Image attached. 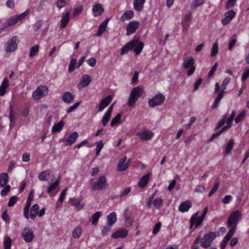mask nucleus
Segmentation results:
<instances>
[{"label": "nucleus", "instance_id": "43", "mask_svg": "<svg viewBox=\"0 0 249 249\" xmlns=\"http://www.w3.org/2000/svg\"><path fill=\"white\" fill-rule=\"evenodd\" d=\"M12 243L11 239L8 237L6 236L4 237V240L3 242V245L4 247V249H10Z\"/></svg>", "mask_w": 249, "mask_h": 249}, {"label": "nucleus", "instance_id": "50", "mask_svg": "<svg viewBox=\"0 0 249 249\" xmlns=\"http://www.w3.org/2000/svg\"><path fill=\"white\" fill-rule=\"evenodd\" d=\"M218 43L217 42H215L213 45L212 49L211 52V55L212 56H215L218 53Z\"/></svg>", "mask_w": 249, "mask_h": 249}, {"label": "nucleus", "instance_id": "55", "mask_svg": "<svg viewBox=\"0 0 249 249\" xmlns=\"http://www.w3.org/2000/svg\"><path fill=\"white\" fill-rule=\"evenodd\" d=\"M18 200V197L16 196H12L10 197L8 203L9 207H12L16 203Z\"/></svg>", "mask_w": 249, "mask_h": 249}, {"label": "nucleus", "instance_id": "37", "mask_svg": "<svg viewBox=\"0 0 249 249\" xmlns=\"http://www.w3.org/2000/svg\"><path fill=\"white\" fill-rule=\"evenodd\" d=\"M228 116V113H226L223 116L222 119L217 124L215 128V130L219 129L224 125L226 122L227 123Z\"/></svg>", "mask_w": 249, "mask_h": 249}, {"label": "nucleus", "instance_id": "19", "mask_svg": "<svg viewBox=\"0 0 249 249\" xmlns=\"http://www.w3.org/2000/svg\"><path fill=\"white\" fill-rule=\"evenodd\" d=\"M9 80L7 77H5L0 86V96H3L5 94L6 89L9 87Z\"/></svg>", "mask_w": 249, "mask_h": 249}, {"label": "nucleus", "instance_id": "8", "mask_svg": "<svg viewBox=\"0 0 249 249\" xmlns=\"http://www.w3.org/2000/svg\"><path fill=\"white\" fill-rule=\"evenodd\" d=\"M48 93V89L46 86H40L33 92V97L34 99L38 100L43 96L46 95Z\"/></svg>", "mask_w": 249, "mask_h": 249}, {"label": "nucleus", "instance_id": "32", "mask_svg": "<svg viewBox=\"0 0 249 249\" xmlns=\"http://www.w3.org/2000/svg\"><path fill=\"white\" fill-rule=\"evenodd\" d=\"M134 16V13L132 10H127L125 11L123 15L121 18V20L123 22L124 21V19L129 20L133 18Z\"/></svg>", "mask_w": 249, "mask_h": 249}, {"label": "nucleus", "instance_id": "20", "mask_svg": "<svg viewBox=\"0 0 249 249\" xmlns=\"http://www.w3.org/2000/svg\"><path fill=\"white\" fill-rule=\"evenodd\" d=\"M138 135L142 140L147 141L151 139L153 137V134L149 130H144L139 133Z\"/></svg>", "mask_w": 249, "mask_h": 249}, {"label": "nucleus", "instance_id": "35", "mask_svg": "<svg viewBox=\"0 0 249 249\" xmlns=\"http://www.w3.org/2000/svg\"><path fill=\"white\" fill-rule=\"evenodd\" d=\"M102 215L101 212H96L91 217V223L92 225L96 226L98 223L100 217Z\"/></svg>", "mask_w": 249, "mask_h": 249}, {"label": "nucleus", "instance_id": "7", "mask_svg": "<svg viewBox=\"0 0 249 249\" xmlns=\"http://www.w3.org/2000/svg\"><path fill=\"white\" fill-rule=\"evenodd\" d=\"M198 213L199 212H197L194 213L191 218L190 226L191 233H192L195 231L196 228L199 225H200L203 221L202 219V218H199V217L197 218Z\"/></svg>", "mask_w": 249, "mask_h": 249}, {"label": "nucleus", "instance_id": "63", "mask_svg": "<svg viewBox=\"0 0 249 249\" xmlns=\"http://www.w3.org/2000/svg\"><path fill=\"white\" fill-rule=\"evenodd\" d=\"M2 219L6 223H8L10 221V217L6 211H4L2 215Z\"/></svg>", "mask_w": 249, "mask_h": 249}, {"label": "nucleus", "instance_id": "1", "mask_svg": "<svg viewBox=\"0 0 249 249\" xmlns=\"http://www.w3.org/2000/svg\"><path fill=\"white\" fill-rule=\"evenodd\" d=\"M143 45V43L139 41L138 39H133L122 48L121 54L123 55L133 49H134L135 53L139 54L142 52Z\"/></svg>", "mask_w": 249, "mask_h": 249}, {"label": "nucleus", "instance_id": "30", "mask_svg": "<svg viewBox=\"0 0 249 249\" xmlns=\"http://www.w3.org/2000/svg\"><path fill=\"white\" fill-rule=\"evenodd\" d=\"M73 98V95L70 92L67 91L64 93L62 99L64 102L70 104L72 102Z\"/></svg>", "mask_w": 249, "mask_h": 249}, {"label": "nucleus", "instance_id": "56", "mask_svg": "<svg viewBox=\"0 0 249 249\" xmlns=\"http://www.w3.org/2000/svg\"><path fill=\"white\" fill-rule=\"evenodd\" d=\"M205 187L203 185H198L196 186V188L195 190V192L199 193H203L205 192Z\"/></svg>", "mask_w": 249, "mask_h": 249}, {"label": "nucleus", "instance_id": "46", "mask_svg": "<svg viewBox=\"0 0 249 249\" xmlns=\"http://www.w3.org/2000/svg\"><path fill=\"white\" fill-rule=\"evenodd\" d=\"M236 230V226H232L231 229L228 231V233L225 237L228 240H230L232 236L234 234Z\"/></svg>", "mask_w": 249, "mask_h": 249}, {"label": "nucleus", "instance_id": "15", "mask_svg": "<svg viewBox=\"0 0 249 249\" xmlns=\"http://www.w3.org/2000/svg\"><path fill=\"white\" fill-rule=\"evenodd\" d=\"M232 125V123H229L227 121V125L223 127L221 130L218 131L216 133H214L212 135V137L208 141V142H212L215 138L219 136L222 133H223L226 130L230 128Z\"/></svg>", "mask_w": 249, "mask_h": 249}, {"label": "nucleus", "instance_id": "18", "mask_svg": "<svg viewBox=\"0 0 249 249\" xmlns=\"http://www.w3.org/2000/svg\"><path fill=\"white\" fill-rule=\"evenodd\" d=\"M192 207V203L191 201L188 200L184 202H182L178 207V210L181 212H187Z\"/></svg>", "mask_w": 249, "mask_h": 249}, {"label": "nucleus", "instance_id": "5", "mask_svg": "<svg viewBox=\"0 0 249 249\" xmlns=\"http://www.w3.org/2000/svg\"><path fill=\"white\" fill-rule=\"evenodd\" d=\"M240 216L241 212L240 211L236 210L232 212L228 219L227 223V227H232V225L236 226L239 222Z\"/></svg>", "mask_w": 249, "mask_h": 249}, {"label": "nucleus", "instance_id": "28", "mask_svg": "<svg viewBox=\"0 0 249 249\" xmlns=\"http://www.w3.org/2000/svg\"><path fill=\"white\" fill-rule=\"evenodd\" d=\"M39 206L37 204L33 205L31 208L30 211V217L33 220L35 219L39 211Z\"/></svg>", "mask_w": 249, "mask_h": 249}, {"label": "nucleus", "instance_id": "3", "mask_svg": "<svg viewBox=\"0 0 249 249\" xmlns=\"http://www.w3.org/2000/svg\"><path fill=\"white\" fill-rule=\"evenodd\" d=\"M144 89L141 86H138L132 89L127 105L132 106L138 100L139 97L142 96Z\"/></svg>", "mask_w": 249, "mask_h": 249}, {"label": "nucleus", "instance_id": "53", "mask_svg": "<svg viewBox=\"0 0 249 249\" xmlns=\"http://www.w3.org/2000/svg\"><path fill=\"white\" fill-rule=\"evenodd\" d=\"M76 64V60L75 59H72L70 63L68 71L69 72H72L75 69Z\"/></svg>", "mask_w": 249, "mask_h": 249}, {"label": "nucleus", "instance_id": "29", "mask_svg": "<svg viewBox=\"0 0 249 249\" xmlns=\"http://www.w3.org/2000/svg\"><path fill=\"white\" fill-rule=\"evenodd\" d=\"M9 179V176L7 173H4L0 174V186L4 187L7 184Z\"/></svg>", "mask_w": 249, "mask_h": 249}, {"label": "nucleus", "instance_id": "23", "mask_svg": "<svg viewBox=\"0 0 249 249\" xmlns=\"http://www.w3.org/2000/svg\"><path fill=\"white\" fill-rule=\"evenodd\" d=\"M145 0H134L133 6L135 10L141 12L143 8V4Z\"/></svg>", "mask_w": 249, "mask_h": 249}, {"label": "nucleus", "instance_id": "60", "mask_svg": "<svg viewBox=\"0 0 249 249\" xmlns=\"http://www.w3.org/2000/svg\"><path fill=\"white\" fill-rule=\"evenodd\" d=\"M30 206L29 205V203L28 204H26L24 209V215L26 219H29V210L30 209Z\"/></svg>", "mask_w": 249, "mask_h": 249}, {"label": "nucleus", "instance_id": "11", "mask_svg": "<svg viewBox=\"0 0 249 249\" xmlns=\"http://www.w3.org/2000/svg\"><path fill=\"white\" fill-rule=\"evenodd\" d=\"M21 235L25 242H31L34 237V233L31 228H25L22 231Z\"/></svg>", "mask_w": 249, "mask_h": 249}, {"label": "nucleus", "instance_id": "59", "mask_svg": "<svg viewBox=\"0 0 249 249\" xmlns=\"http://www.w3.org/2000/svg\"><path fill=\"white\" fill-rule=\"evenodd\" d=\"M236 1L237 0H228L225 6L226 9L228 10L233 6L235 4Z\"/></svg>", "mask_w": 249, "mask_h": 249}, {"label": "nucleus", "instance_id": "21", "mask_svg": "<svg viewBox=\"0 0 249 249\" xmlns=\"http://www.w3.org/2000/svg\"><path fill=\"white\" fill-rule=\"evenodd\" d=\"M92 11L95 17L101 15L104 13V9L102 5L100 3H97L92 7Z\"/></svg>", "mask_w": 249, "mask_h": 249}, {"label": "nucleus", "instance_id": "64", "mask_svg": "<svg viewBox=\"0 0 249 249\" xmlns=\"http://www.w3.org/2000/svg\"><path fill=\"white\" fill-rule=\"evenodd\" d=\"M249 76V69H248L244 71L242 74V81H244L246 80Z\"/></svg>", "mask_w": 249, "mask_h": 249}, {"label": "nucleus", "instance_id": "36", "mask_svg": "<svg viewBox=\"0 0 249 249\" xmlns=\"http://www.w3.org/2000/svg\"><path fill=\"white\" fill-rule=\"evenodd\" d=\"M50 174V172L49 170H45L40 173L38 177L39 180L45 181L48 179V176Z\"/></svg>", "mask_w": 249, "mask_h": 249}, {"label": "nucleus", "instance_id": "25", "mask_svg": "<svg viewBox=\"0 0 249 249\" xmlns=\"http://www.w3.org/2000/svg\"><path fill=\"white\" fill-rule=\"evenodd\" d=\"M126 160V158H122L118 165H117V171L119 172H122L126 170L128 167V165L127 163H126L125 164H124V162Z\"/></svg>", "mask_w": 249, "mask_h": 249}, {"label": "nucleus", "instance_id": "26", "mask_svg": "<svg viewBox=\"0 0 249 249\" xmlns=\"http://www.w3.org/2000/svg\"><path fill=\"white\" fill-rule=\"evenodd\" d=\"M109 20V18H106L105 20L99 26L98 31L97 33V36H101L104 32Z\"/></svg>", "mask_w": 249, "mask_h": 249}, {"label": "nucleus", "instance_id": "40", "mask_svg": "<svg viewBox=\"0 0 249 249\" xmlns=\"http://www.w3.org/2000/svg\"><path fill=\"white\" fill-rule=\"evenodd\" d=\"M39 51V45H36L33 47H32L30 51L29 52V56L30 57H33L35 56H36Z\"/></svg>", "mask_w": 249, "mask_h": 249}, {"label": "nucleus", "instance_id": "22", "mask_svg": "<svg viewBox=\"0 0 249 249\" xmlns=\"http://www.w3.org/2000/svg\"><path fill=\"white\" fill-rule=\"evenodd\" d=\"M91 81V77L89 75L86 74L82 77L80 83L78 84V85H80L81 87H85L88 86Z\"/></svg>", "mask_w": 249, "mask_h": 249}, {"label": "nucleus", "instance_id": "10", "mask_svg": "<svg viewBox=\"0 0 249 249\" xmlns=\"http://www.w3.org/2000/svg\"><path fill=\"white\" fill-rule=\"evenodd\" d=\"M107 185V181L105 176H102L99 179L95 181L92 185V188L95 190H100L106 188Z\"/></svg>", "mask_w": 249, "mask_h": 249}, {"label": "nucleus", "instance_id": "47", "mask_svg": "<svg viewBox=\"0 0 249 249\" xmlns=\"http://www.w3.org/2000/svg\"><path fill=\"white\" fill-rule=\"evenodd\" d=\"M246 111H241L234 119V121L236 123H239L241 121H242L244 117L246 116Z\"/></svg>", "mask_w": 249, "mask_h": 249}, {"label": "nucleus", "instance_id": "45", "mask_svg": "<svg viewBox=\"0 0 249 249\" xmlns=\"http://www.w3.org/2000/svg\"><path fill=\"white\" fill-rule=\"evenodd\" d=\"M110 117L111 114L106 112L105 114L104 115V117L102 119V123L103 124V126H105L107 125L110 119Z\"/></svg>", "mask_w": 249, "mask_h": 249}, {"label": "nucleus", "instance_id": "13", "mask_svg": "<svg viewBox=\"0 0 249 249\" xmlns=\"http://www.w3.org/2000/svg\"><path fill=\"white\" fill-rule=\"evenodd\" d=\"M9 119L10 121V128H13L16 124V118L18 116L17 114L13 110V106L10 105L9 107Z\"/></svg>", "mask_w": 249, "mask_h": 249}, {"label": "nucleus", "instance_id": "27", "mask_svg": "<svg viewBox=\"0 0 249 249\" xmlns=\"http://www.w3.org/2000/svg\"><path fill=\"white\" fill-rule=\"evenodd\" d=\"M107 224L112 226L117 221L116 213L115 212H112L107 216Z\"/></svg>", "mask_w": 249, "mask_h": 249}, {"label": "nucleus", "instance_id": "12", "mask_svg": "<svg viewBox=\"0 0 249 249\" xmlns=\"http://www.w3.org/2000/svg\"><path fill=\"white\" fill-rule=\"evenodd\" d=\"M140 25V22L138 21H131L126 27V35L129 36L136 32Z\"/></svg>", "mask_w": 249, "mask_h": 249}, {"label": "nucleus", "instance_id": "33", "mask_svg": "<svg viewBox=\"0 0 249 249\" xmlns=\"http://www.w3.org/2000/svg\"><path fill=\"white\" fill-rule=\"evenodd\" d=\"M64 122L62 121L55 124L52 127V131L53 133L59 132L64 126Z\"/></svg>", "mask_w": 249, "mask_h": 249}, {"label": "nucleus", "instance_id": "2", "mask_svg": "<svg viewBox=\"0 0 249 249\" xmlns=\"http://www.w3.org/2000/svg\"><path fill=\"white\" fill-rule=\"evenodd\" d=\"M216 237L215 232H210L205 234L202 237L199 235L194 241V244L197 245L200 243L201 247L208 249L211 246Z\"/></svg>", "mask_w": 249, "mask_h": 249}, {"label": "nucleus", "instance_id": "62", "mask_svg": "<svg viewBox=\"0 0 249 249\" xmlns=\"http://www.w3.org/2000/svg\"><path fill=\"white\" fill-rule=\"evenodd\" d=\"M66 3L65 0H57L56 5L59 9H60L64 7L66 5Z\"/></svg>", "mask_w": 249, "mask_h": 249}, {"label": "nucleus", "instance_id": "24", "mask_svg": "<svg viewBox=\"0 0 249 249\" xmlns=\"http://www.w3.org/2000/svg\"><path fill=\"white\" fill-rule=\"evenodd\" d=\"M70 12H67L66 14L62 16V19L61 20L60 23V27L62 28H65L67 26V25L70 20Z\"/></svg>", "mask_w": 249, "mask_h": 249}, {"label": "nucleus", "instance_id": "41", "mask_svg": "<svg viewBox=\"0 0 249 249\" xmlns=\"http://www.w3.org/2000/svg\"><path fill=\"white\" fill-rule=\"evenodd\" d=\"M60 176H59L58 179L52 184L50 185L47 190L48 193H50L52 191L54 190L56 187L60 183Z\"/></svg>", "mask_w": 249, "mask_h": 249}, {"label": "nucleus", "instance_id": "61", "mask_svg": "<svg viewBox=\"0 0 249 249\" xmlns=\"http://www.w3.org/2000/svg\"><path fill=\"white\" fill-rule=\"evenodd\" d=\"M161 224L160 222L157 223L155 225V226L153 230V231H152L153 234H155L159 231L160 230V227H161Z\"/></svg>", "mask_w": 249, "mask_h": 249}, {"label": "nucleus", "instance_id": "58", "mask_svg": "<svg viewBox=\"0 0 249 249\" xmlns=\"http://www.w3.org/2000/svg\"><path fill=\"white\" fill-rule=\"evenodd\" d=\"M103 147V143L102 141H98L96 145V155H98Z\"/></svg>", "mask_w": 249, "mask_h": 249}, {"label": "nucleus", "instance_id": "38", "mask_svg": "<svg viewBox=\"0 0 249 249\" xmlns=\"http://www.w3.org/2000/svg\"><path fill=\"white\" fill-rule=\"evenodd\" d=\"M154 206L157 209H160L163 204V200L161 197L155 199L153 201Z\"/></svg>", "mask_w": 249, "mask_h": 249}, {"label": "nucleus", "instance_id": "4", "mask_svg": "<svg viewBox=\"0 0 249 249\" xmlns=\"http://www.w3.org/2000/svg\"><path fill=\"white\" fill-rule=\"evenodd\" d=\"M227 86L221 85L222 89L220 92H218L220 90L219 85L218 83H216L215 85V92L218 93L216 98L214 100V103L212 106L213 109L216 108L218 107V105L219 103L220 100L222 99L224 96V93L225 90L226 89Z\"/></svg>", "mask_w": 249, "mask_h": 249}, {"label": "nucleus", "instance_id": "48", "mask_svg": "<svg viewBox=\"0 0 249 249\" xmlns=\"http://www.w3.org/2000/svg\"><path fill=\"white\" fill-rule=\"evenodd\" d=\"M82 233L81 229L79 227H76L73 231L72 235L74 238H78Z\"/></svg>", "mask_w": 249, "mask_h": 249}, {"label": "nucleus", "instance_id": "16", "mask_svg": "<svg viewBox=\"0 0 249 249\" xmlns=\"http://www.w3.org/2000/svg\"><path fill=\"white\" fill-rule=\"evenodd\" d=\"M17 36H14L12 37L11 40L7 42L6 47V51L7 52H12L14 51L17 48V44L16 43Z\"/></svg>", "mask_w": 249, "mask_h": 249}, {"label": "nucleus", "instance_id": "51", "mask_svg": "<svg viewBox=\"0 0 249 249\" xmlns=\"http://www.w3.org/2000/svg\"><path fill=\"white\" fill-rule=\"evenodd\" d=\"M236 13L232 10H231L227 12L225 14V17L231 20L235 17Z\"/></svg>", "mask_w": 249, "mask_h": 249}, {"label": "nucleus", "instance_id": "42", "mask_svg": "<svg viewBox=\"0 0 249 249\" xmlns=\"http://www.w3.org/2000/svg\"><path fill=\"white\" fill-rule=\"evenodd\" d=\"M205 0H195L191 3L192 9H196L200 5H202Z\"/></svg>", "mask_w": 249, "mask_h": 249}, {"label": "nucleus", "instance_id": "39", "mask_svg": "<svg viewBox=\"0 0 249 249\" xmlns=\"http://www.w3.org/2000/svg\"><path fill=\"white\" fill-rule=\"evenodd\" d=\"M121 116V113H119L114 118H113L110 123L111 126H113L115 125H118L120 123Z\"/></svg>", "mask_w": 249, "mask_h": 249}, {"label": "nucleus", "instance_id": "44", "mask_svg": "<svg viewBox=\"0 0 249 249\" xmlns=\"http://www.w3.org/2000/svg\"><path fill=\"white\" fill-rule=\"evenodd\" d=\"M234 144V141L233 139H231L229 141L228 144L226 145V147L225 149V153L226 154H228L229 153H230L231 151V150H232V149L233 147Z\"/></svg>", "mask_w": 249, "mask_h": 249}, {"label": "nucleus", "instance_id": "49", "mask_svg": "<svg viewBox=\"0 0 249 249\" xmlns=\"http://www.w3.org/2000/svg\"><path fill=\"white\" fill-rule=\"evenodd\" d=\"M19 20V18L17 16L11 17L7 21V24L8 26H10L15 24Z\"/></svg>", "mask_w": 249, "mask_h": 249}, {"label": "nucleus", "instance_id": "57", "mask_svg": "<svg viewBox=\"0 0 249 249\" xmlns=\"http://www.w3.org/2000/svg\"><path fill=\"white\" fill-rule=\"evenodd\" d=\"M43 25V21L41 20H39L36 21L34 26V28L35 31H38L39 30L42 26Z\"/></svg>", "mask_w": 249, "mask_h": 249}, {"label": "nucleus", "instance_id": "9", "mask_svg": "<svg viewBox=\"0 0 249 249\" xmlns=\"http://www.w3.org/2000/svg\"><path fill=\"white\" fill-rule=\"evenodd\" d=\"M164 100L165 97L162 94L159 93L151 99L148 102V104L150 107H154L162 104Z\"/></svg>", "mask_w": 249, "mask_h": 249}, {"label": "nucleus", "instance_id": "17", "mask_svg": "<svg viewBox=\"0 0 249 249\" xmlns=\"http://www.w3.org/2000/svg\"><path fill=\"white\" fill-rule=\"evenodd\" d=\"M128 235V231L125 229H121L114 232L112 235L111 237L115 239L119 238H124Z\"/></svg>", "mask_w": 249, "mask_h": 249}, {"label": "nucleus", "instance_id": "34", "mask_svg": "<svg viewBox=\"0 0 249 249\" xmlns=\"http://www.w3.org/2000/svg\"><path fill=\"white\" fill-rule=\"evenodd\" d=\"M149 176L148 174L143 176L138 183V186L143 188L147 183L149 180Z\"/></svg>", "mask_w": 249, "mask_h": 249}, {"label": "nucleus", "instance_id": "52", "mask_svg": "<svg viewBox=\"0 0 249 249\" xmlns=\"http://www.w3.org/2000/svg\"><path fill=\"white\" fill-rule=\"evenodd\" d=\"M112 226L107 224L103 227L102 231V234L103 236L107 235L108 233L111 231Z\"/></svg>", "mask_w": 249, "mask_h": 249}, {"label": "nucleus", "instance_id": "31", "mask_svg": "<svg viewBox=\"0 0 249 249\" xmlns=\"http://www.w3.org/2000/svg\"><path fill=\"white\" fill-rule=\"evenodd\" d=\"M78 136V133L76 131L73 132L69 136L66 140V142H67L70 145H71L75 142Z\"/></svg>", "mask_w": 249, "mask_h": 249}, {"label": "nucleus", "instance_id": "14", "mask_svg": "<svg viewBox=\"0 0 249 249\" xmlns=\"http://www.w3.org/2000/svg\"><path fill=\"white\" fill-rule=\"evenodd\" d=\"M112 99L113 96L111 95H109L103 99L100 103L98 111H102L105 108L107 107L112 100Z\"/></svg>", "mask_w": 249, "mask_h": 249}, {"label": "nucleus", "instance_id": "54", "mask_svg": "<svg viewBox=\"0 0 249 249\" xmlns=\"http://www.w3.org/2000/svg\"><path fill=\"white\" fill-rule=\"evenodd\" d=\"M219 186L220 184L218 182L216 183L209 192L208 196L211 197L214 193H215L219 187Z\"/></svg>", "mask_w": 249, "mask_h": 249}, {"label": "nucleus", "instance_id": "6", "mask_svg": "<svg viewBox=\"0 0 249 249\" xmlns=\"http://www.w3.org/2000/svg\"><path fill=\"white\" fill-rule=\"evenodd\" d=\"M195 60L192 56L189 57L187 59L184 60L183 62V66L185 69H190L187 71V74L189 76L192 75L196 69L195 67L194 66Z\"/></svg>", "mask_w": 249, "mask_h": 249}]
</instances>
